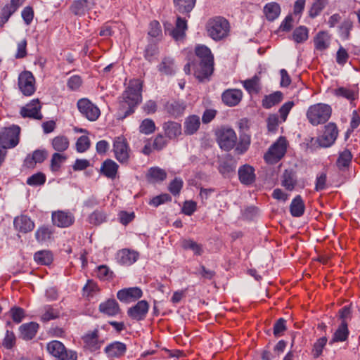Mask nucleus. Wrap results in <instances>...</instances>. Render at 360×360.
I'll use <instances>...</instances> for the list:
<instances>
[{
    "mask_svg": "<svg viewBox=\"0 0 360 360\" xmlns=\"http://www.w3.org/2000/svg\"><path fill=\"white\" fill-rule=\"evenodd\" d=\"M191 71L199 82L202 81V45H197L194 51L188 53V63L184 66V72L189 75Z\"/></svg>",
    "mask_w": 360,
    "mask_h": 360,
    "instance_id": "3",
    "label": "nucleus"
},
{
    "mask_svg": "<svg viewBox=\"0 0 360 360\" xmlns=\"http://www.w3.org/2000/svg\"><path fill=\"white\" fill-rule=\"evenodd\" d=\"M184 181L182 179L179 177H176L174 179L171 181L169 185L168 189L169 192L174 196L178 195L183 188Z\"/></svg>",
    "mask_w": 360,
    "mask_h": 360,
    "instance_id": "59",
    "label": "nucleus"
},
{
    "mask_svg": "<svg viewBox=\"0 0 360 360\" xmlns=\"http://www.w3.org/2000/svg\"><path fill=\"white\" fill-rule=\"evenodd\" d=\"M305 210L304 203L300 195H297L292 201L290 206L291 214L295 217L303 215Z\"/></svg>",
    "mask_w": 360,
    "mask_h": 360,
    "instance_id": "35",
    "label": "nucleus"
},
{
    "mask_svg": "<svg viewBox=\"0 0 360 360\" xmlns=\"http://www.w3.org/2000/svg\"><path fill=\"white\" fill-rule=\"evenodd\" d=\"M327 343V338L322 337L319 338L314 345L312 354L314 358H318L322 354V350Z\"/></svg>",
    "mask_w": 360,
    "mask_h": 360,
    "instance_id": "63",
    "label": "nucleus"
},
{
    "mask_svg": "<svg viewBox=\"0 0 360 360\" xmlns=\"http://www.w3.org/2000/svg\"><path fill=\"white\" fill-rule=\"evenodd\" d=\"M20 127L15 124L2 128L0 130V146L6 151L17 146L20 142Z\"/></svg>",
    "mask_w": 360,
    "mask_h": 360,
    "instance_id": "6",
    "label": "nucleus"
},
{
    "mask_svg": "<svg viewBox=\"0 0 360 360\" xmlns=\"http://www.w3.org/2000/svg\"><path fill=\"white\" fill-rule=\"evenodd\" d=\"M52 231L49 227L41 226L39 228L35 233V238L37 241L45 242L51 238Z\"/></svg>",
    "mask_w": 360,
    "mask_h": 360,
    "instance_id": "51",
    "label": "nucleus"
},
{
    "mask_svg": "<svg viewBox=\"0 0 360 360\" xmlns=\"http://www.w3.org/2000/svg\"><path fill=\"white\" fill-rule=\"evenodd\" d=\"M90 147V140L86 136H81L76 142V150L78 153H84Z\"/></svg>",
    "mask_w": 360,
    "mask_h": 360,
    "instance_id": "61",
    "label": "nucleus"
},
{
    "mask_svg": "<svg viewBox=\"0 0 360 360\" xmlns=\"http://www.w3.org/2000/svg\"><path fill=\"white\" fill-rule=\"evenodd\" d=\"M119 165L111 159L103 162L100 168V174L108 179H115L117 177Z\"/></svg>",
    "mask_w": 360,
    "mask_h": 360,
    "instance_id": "18",
    "label": "nucleus"
},
{
    "mask_svg": "<svg viewBox=\"0 0 360 360\" xmlns=\"http://www.w3.org/2000/svg\"><path fill=\"white\" fill-rule=\"evenodd\" d=\"M138 257L139 254L136 252L128 249H122L117 254L118 262L127 266L134 264Z\"/></svg>",
    "mask_w": 360,
    "mask_h": 360,
    "instance_id": "24",
    "label": "nucleus"
},
{
    "mask_svg": "<svg viewBox=\"0 0 360 360\" xmlns=\"http://www.w3.org/2000/svg\"><path fill=\"white\" fill-rule=\"evenodd\" d=\"M203 57H204V81L205 79H210V77L213 74L214 70V56L211 52V50L206 46L204 45L203 49Z\"/></svg>",
    "mask_w": 360,
    "mask_h": 360,
    "instance_id": "19",
    "label": "nucleus"
},
{
    "mask_svg": "<svg viewBox=\"0 0 360 360\" xmlns=\"http://www.w3.org/2000/svg\"><path fill=\"white\" fill-rule=\"evenodd\" d=\"M259 81V77L255 75L252 78L243 82V87L250 94H258L260 91Z\"/></svg>",
    "mask_w": 360,
    "mask_h": 360,
    "instance_id": "39",
    "label": "nucleus"
},
{
    "mask_svg": "<svg viewBox=\"0 0 360 360\" xmlns=\"http://www.w3.org/2000/svg\"><path fill=\"white\" fill-rule=\"evenodd\" d=\"M215 272L214 271H207L204 268V284L207 283L209 286L208 291L214 290L217 288L214 281Z\"/></svg>",
    "mask_w": 360,
    "mask_h": 360,
    "instance_id": "60",
    "label": "nucleus"
},
{
    "mask_svg": "<svg viewBox=\"0 0 360 360\" xmlns=\"http://www.w3.org/2000/svg\"><path fill=\"white\" fill-rule=\"evenodd\" d=\"M66 347L60 341L52 340L49 342L46 345V349L48 352L55 359H58V356L65 350Z\"/></svg>",
    "mask_w": 360,
    "mask_h": 360,
    "instance_id": "40",
    "label": "nucleus"
},
{
    "mask_svg": "<svg viewBox=\"0 0 360 360\" xmlns=\"http://www.w3.org/2000/svg\"><path fill=\"white\" fill-rule=\"evenodd\" d=\"M243 97V92L239 89H227L221 95L223 102L229 106L238 105Z\"/></svg>",
    "mask_w": 360,
    "mask_h": 360,
    "instance_id": "21",
    "label": "nucleus"
},
{
    "mask_svg": "<svg viewBox=\"0 0 360 360\" xmlns=\"http://www.w3.org/2000/svg\"><path fill=\"white\" fill-rule=\"evenodd\" d=\"M52 221L58 227L66 228L74 223L75 217L70 211L58 210L52 213Z\"/></svg>",
    "mask_w": 360,
    "mask_h": 360,
    "instance_id": "13",
    "label": "nucleus"
},
{
    "mask_svg": "<svg viewBox=\"0 0 360 360\" xmlns=\"http://www.w3.org/2000/svg\"><path fill=\"white\" fill-rule=\"evenodd\" d=\"M250 144V136L247 135L240 136V141L235 148V151L237 154H243L248 150Z\"/></svg>",
    "mask_w": 360,
    "mask_h": 360,
    "instance_id": "54",
    "label": "nucleus"
},
{
    "mask_svg": "<svg viewBox=\"0 0 360 360\" xmlns=\"http://www.w3.org/2000/svg\"><path fill=\"white\" fill-rule=\"evenodd\" d=\"M106 220V215L104 212L96 210L89 217V222L94 225H99Z\"/></svg>",
    "mask_w": 360,
    "mask_h": 360,
    "instance_id": "57",
    "label": "nucleus"
},
{
    "mask_svg": "<svg viewBox=\"0 0 360 360\" xmlns=\"http://www.w3.org/2000/svg\"><path fill=\"white\" fill-rule=\"evenodd\" d=\"M149 310V304L146 300L139 301L135 305L127 309L128 316L136 321H143L146 319Z\"/></svg>",
    "mask_w": 360,
    "mask_h": 360,
    "instance_id": "12",
    "label": "nucleus"
},
{
    "mask_svg": "<svg viewBox=\"0 0 360 360\" xmlns=\"http://www.w3.org/2000/svg\"><path fill=\"white\" fill-rule=\"evenodd\" d=\"M347 326V322H341L340 325L335 330L330 343L332 344L333 342L345 341L349 335V330Z\"/></svg>",
    "mask_w": 360,
    "mask_h": 360,
    "instance_id": "37",
    "label": "nucleus"
},
{
    "mask_svg": "<svg viewBox=\"0 0 360 360\" xmlns=\"http://www.w3.org/2000/svg\"><path fill=\"white\" fill-rule=\"evenodd\" d=\"M158 70L161 75H172L175 73V65L174 60L169 57H165L158 65Z\"/></svg>",
    "mask_w": 360,
    "mask_h": 360,
    "instance_id": "33",
    "label": "nucleus"
},
{
    "mask_svg": "<svg viewBox=\"0 0 360 360\" xmlns=\"http://www.w3.org/2000/svg\"><path fill=\"white\" fill-rule=\"evenodd\" d=\"M66 160L67 156L65 155L60 153H54L51 160V170L53 172H58Z\"/></svg>",
    "mask_w": 360,
    "mask_h": 360,
    "instance_id": "45",
    "label": "nucleus"
},
{
    "mask_svg": "<svg viewBox=\"0 0 360 360\" xmlns=\"http://www.w3.org/2000/svg\"><path fill=\"white\" fill-rule=\"evenodd\" d=\"M87 0H77L73 2L71 6L72 12L77 15H83L88 11Z\"/></svg>",
    "mask_w": 360,
    "mask_h": 360,
    "instance_id": "49",
    "label": "nucleus"
},
{
    "mask_svg": "<svg viewBox=\"0 0 360 360\" xmlns=\"http://www.w3.org/2000/svg\"><path fill=\"white\" fill-rule=\"evenodd\" d=\"M328 4V0H314L309 11V17L314 18L319 15Z\"/></svg>",
    "mask_w": 360,
    "mask_h": 360,
    "instance_id": "48",
    "label": "nucleus"
},
{
    "mask_svg": "<svg viewBox=\"0 0 360 360\" xmlns=\"http://www.w3.org/2000/svg\"><path fill=\"white\" fill-rule=\"evenodd\" d=\"M60 312L58 309L54 308L51 305H45L42 309L41 316V321L43 322H48L51 320L57 319L59 316Z\"/></svg>",
    "mask_w": 360,
    "mask_h": 360,
    "instance_id": "42",
    "label": "nucleus"
},
{
    "mask_svg": "<svg viewBox=\"0 0 360 360\" xmlns=\"http://www.w3.org/2000/svg\"><path fill=\"white\" fill-rule=\"evenodd\" d=\"M142 84L139 79L130 80L120 100L119 117L124 119L134 112L135 108L141 102Z\"/></svg>",
    "mask_w": 360,
    "mask_h": 360,
    "instance_id": "1",
    "label": "nucleus"
},
{
    "mask_svg": "<svg viewBox=\"0 0 360 360\" xmlns=\"http://www.w3.org/2000/svg\"><path fill=\"white\" fill-rule=\"evenodd\" d=\"M331 107L324 103H317L311 105L307 112L309 122L314 126L326 122L330 117Z\"/></svg>",
    "mask_w": 360,
    "mask_h": 360,
    "instance_id": "5",
    "label": "nucleus"
},
{
    "mask_svg": "<svg viewBox=\"0 0 360 360\" xmlns=\"http://www.w3.org/2000/svg\"><path fill=\"white\" fill-rule=\"evenodd\" d=\"M41 105L38 100H32L30 103L22 107L20 110V115L23 117H30L36 120H41L42 115L40 112Z\"/></svg>",
    "mask_w": 360,
    "mask_h": 360,
    "instance_id": "17",
    "label": "nucleus"
},
{
    "mask_svg": "<svg viewBox=\"0 0 360 360\" xmlns=\"http://www.w3.org/2000/svg\"><path fill=\"white\" fill-rule=\"evenodd\" d=\"M39 329V324L36 322H30L21 325L19 330L23 340H32L36 335Z\"/></svg>",
    "mask_w": 360,
    "mask_h": 360,
    "instance_id": "27",
    "label": "nucleus"
},
{
    "mask_svg": "<svg viewBox=\"0 0 360 360\" xmlns=\"http://www.w3.org/2000/svg\"><path fill=\"white\" fill-rule=\"evenodd\" d=\"M283 98V94L281 91H276L269 95H266L262 99V105L266 109H269L278 104Z\"/></svg>",
    "mask_w": 360,
    "mask_h": 360,
    "instance_id": "32",
    "label": "nucleus"
},
{
    "mask_svg": "<svg viewBox=\"0 0 360 360\" xmlns=\"http://www.w3.org/2000/svg\"><path fill=\"white\" fill-rule=\"evenodd\" d=\"M143 295V292L138 287H131L120 290L117 293V299L124 303L134 302Z\"/></svg>",
    "mask_w": 360,
    "mask_h": 360,
    "instance_id": "14",
    "label": "nucleus"
},
{
    "mask_svg": "<svg viewBox=\"0 0 360 360\" xmlns=\"http://www.w3.org/2000/svg\"><path fill=\"white\" fill-rule=\"evenodd\" d=\"M46 151L45 150H36L33 152L31 157H27L25 162L29 166H33V164L42 162L46 157Z\"/></svg>",
    "mask_w": 360,
    "mask_h": 360,
    "instance_id": "47",
    "label": "nucleus"
},
{
    "mask_svg": "<svg viewBox=\"0 0 360 360\" xmlns=\"http://www.w3.org/2000/svg\"><path fill=\"white\" fill-rule=\"evenodd\" d=\"M16 11L15 8H13L9 4L5 5L1 11L0 13V26L2 27L4 25L6 22H8L10 17Z\"/></svg>",
    "mask_w": 360,
    "mask_h": 360,
    "instance_id": "52",
    "label": "nucleus"
},
{
    "mask_svg": "<svg viewBox=\"0 0 360 360\" xmlns=\"http://www.w3.org/2000/svg\"><path fill=\"white\" fill-rule=\"evenodd\" d=\"M175 11L183 15H188L195 4V0H174Z\"/></svg>",
    "mask_w": 360,
    "mask_h": 360,
    "instance_id": "31",
    "label": "nucleus"
},
{
    "mask_svg": "<svg viewBox=\"0 0 360 360\" xmlns=\"http://www.w3.org/2000/svg\"><path fill=\"white\" fill-rule=\"evenodd\" d=\"M282 121L279 120L278 116L276 114H271L269 115L266 122L267 128L269 132H276L277 127L280 122Z\"/></svg>",
    "mask_w": 360,
    "mask_h": 360,
    "instance_id": "64",
    "label": "nucleus"
},
{
    "mask_svg": "<svg viewBox=\"0 0 360 360\" xmlns=\"http://www.w3.org/2000/svg\"><path fill=\"white\" fill-rule=\"evenodd\" d=\"M127 351V346L124 343L115 341L107 345L104 349L108 357L119 358L122 356Z\"/></svg>",
    "mask_w": 360,
    "mask_h": 360,
    "instance_id": "20",
    "label": "nucleus"
},
{
    "mask_svg": "<svg viewBox=\"0 0 360 360\" xmlns=\"http://www.w3.org/2000/svg\"><path fill=\"white\" fill-rule=\"evenodd\" d=\"M338 130L335 123H329L325 126L323 134L317 139L311 138L307 143V148L315 150L317 148H327L333 145L336 140Z\"/></svg>",
    "mask_w": 360,
    "mask_h": 360,
    "instance_id": "4",
    "label": "nucleus"
},
{
    "mask_svg": "<svg viewBox=\"0 0 360 360\" xmlns=\"http://www.w3.org/2000/svg\"><path fill=\"white\" fill-rule=\"evenodd\" d=\"M14 227L16 230L22 233H27L33 230L34 227V222L26 215L17 217L13 221Z\"/></svg>",
    "mask_w": 360,
    "mask_h": 360,
    "instance_id": "23",
    "label": "nucleus"
},
{
    "mask_svg": "<svg viewBox=\"0 0 360 360\" xmlns=\"http://www.w3.org/2000/svg\"><path fill=\"white\" fill-rule=\"evenodd\" d=\"M166 172L158 167H151L147 174L148 179L152 182L162 181L166 179Z\"/></svg>",
    "mask_w": 360,
    "mask_h": 360,
    "instance_id": "41",
    "label": "nucleus"
},
{
    "mask_svg": "<svg viewBox=\"0 0 360 360\" xmlns=\"http://www.w3.org/2000/svg\"><path fill=\"white\" fill-rule=\"evenodd\" d=\"M51 146L53 148L57 151L56 153H61L68 150L70 146V141L67 136L59 135L51 140Z\"/></svg>",
    "mask_w": 360,
    "mask_h": 360,
    "instance_id": "34",
    "label": "nucleus"
},
{
    "mask_svg": "<svg viewBox=\"0 0 360 360\" xmlns=\"http://www.w3.org/2000/svg\"><path fill=\"white\" fill-rule=\"evenodd\" d=\"M112 152L115 158L123 165H127L131 160L132 151L123 136H117L112 143Z\"/></svg>",
    "mask_w": 360,
    "mask_h": 360,
    "instance_id": "7",
    "label": "nucleus"
},
{
    "mask_svg": "<svg viewBox=\"0 0 360 360\" xmlns=\"http://www.w3.org/2000/svg\"><path fill=\"white\" fill-rule=\"evenodd\" d=\"M18 85L20 92L26 96H30L36 91L35 79L30 71L25 70L19 74Z\"/></svg>",
    "mask_w": 360,
    "mask_h": 360,
    "instance_id": "10",
    "label": "nucleus"
},
{
    "mask_svg": "<svg viewBox=\"0 0 360 360\" xmlns=\"http://www.w3.org/2000/svg\"><path fill=\"white\" fill-rule=\"evenodd\" d=\"M99 310L108 316H114L119 313L120 307L115 300L110 299L99 304Z\"/></svg>",
    "mask_w": 360,
    "mask_h": 360,
    "instance_id": "28",
    "label": "nucleus"
},
{
    "mask_svg": "<svg viewBox=\"0 0 360 360\" xmlns=\"http://www.w3.org/2000/svg\"><path fill=\"white\" fill-rule=\"evenodd\" d=\"M34 261L40 265H49L53 261V255L50 251L41 250L34 255Z\"/></svg>",
    "mask_w": 360,
    "mask_h": 360,
    "instance_id": "44",
    "label": "nucleus"
},
{
    "mask_svg": "<svg viewBox=\"0 0 360 360\" xmlns=\"http://www.w3.org/2000/svg\"><path fill=\"white\" fill-rule=\"evenodd\" d=\"M205 28L207 35L215 41L224 40L230 35V22L222 16L210 18L207 21Z\"/></svg>",
    "mask_w": 360,
    "mask_h": 360,
    "instance_id": "2",
    "label": "nucleus"
},
{
    "mask_svg": "<svg viewBox=\"0 0 360 360\" xmlns=\"http://www.w3.org/2000/svg\"><path fill=\"white\" fill-rule=\"evenodd\" d=\"M264 13L269 21H274L281 13V7L278 3L271 2L264 7Z\"/></svg>",
    "mask_w": 360,
    "mask_h": 360,
    "instance_id": "36",
    "label": "nucleus"
},
{
    "mask_svg": "<svg viewBox=\"0 0 360 360\" xmlns=\"http://www.w3.org/2000/svg\"><path fill=\"white\" fill-rule=\"evenodd\" d=\"M236 165L232 158L228 157L222 160L219 165V172L224 176H229L236 169Z\"/></svg>",
    "mask_w": 360,
    "mask_h": 360,
    "instance_id": "38",
    "label": "nucleus"
},
{
    "mask_svg": "<svg viewBox=\"0 0 360 360\" xmlns=\"http://www.w3.org/2000/svg\"><path fill=\"white\" fill-rule=\"evenodd\" d=\"M240 181L245 185H250L255 181V169L249 165H244L238 169Z\"/></svg>",
    "mask_w": 360,
    "mask_h": 360,
    "instance_id": "22",
    "label": "nucleus"
},
{
    "mask_svg": "<svg viewBox=\"0 0 360 360\" xmlns=\"http://www.w3.org/2000/svg\"><path fill=\"white\" fill-rule=\"evenodd\" d=\"M163 129L165 131V135L169 139H174L180 136L182 133L181 124L173 121L165 122L163 124Z\"/></svg>",
    "mask_w": 360,
    "mask_h": 360,
    "instance_id": "29",
    "label": "nucleus"
},
{
    "mask_svg": "<svg viewBox=\"0 0 360 360\" xmlns=\"http://www.w3.org/2000/svg\"><path fill=\"white\" fill-rule=\"evenodd\" d=\"M9 314L13 321L16 323L22 322L25 316V310L19 307H13L11 308Z\"/></svg>",
    "mask_w": 360,
    "mask_h": 360,
    "instance_id": "56",
    "label": "nucleus"
},
{
    "mask_svg": "<svg viewBox=\"0 0 360 360\" xmlns=\"http://www.w3.org/2000/svg\"><path fill=\"white\" fill-rule=\"evenodd\" d=\"M200 126V117L198 115H190L184 122V133L186 135L195 134Z\"/></svg>",
    "mask_w": 360,
    "mask_h": 360,
    "instance_id": "30",
    "label": "nucleus"
},
{
    "mask_svg": "<svg viewBox=\"0 0 360 360\" xmlns=\"http://www.w3.org/2000/svg\"><path fill=\"white\" fill-rule=\"evenodd\" d=\"M97 276L102 281H110L114 277V273L105 265L97 268Z\"/></svg>",
    "mask_w": 360,
    "mask_h": 360,
    "instance_id": "53",
    "label": "nucleus"
},
{
    "mask_svg": "<svg viewBox=\"0 0 360 360\" xmlns=\"http://www.w3.org/2000/svg\"><path fill=\"white\" fill-rule=\"evenodd\" d=\"M330 35L328 32H319L314 38L315 49L319 51L327 49L330 45Z\"/></svg>",
    "mask_w": 360,
    "mask_h": 360,
    "instance_id": "25",
    "label": "nucleus"
},
{
    "mask_svg": "<svg viewBox=\"0 0 360 360\" xmlns=\"http://www.w3.org/2000/svg\"><path fill=\"white\" fill-rule=\"evenodd\" d=\"M46 181V176L41 173H37L27 179V184L30 186H37L44 184Z\"/></svg>",
    "mask_w": 360,
    "mask_h": 360,
    "instance_id": "62",
    "label": "nucleus"
},
{
    "mask_svg": "<svg viewBox=\"0 0 360 360\" xmlns=\"http://www.w3.org/2000/svg\"><path fill=\"white\" fill-rule=\"evenodd\" d=\"M155 130V124L151 119H144L139 126L140 132L144 134H150L154 132Z\"/></svg>",
    "mask_w": 360,
    "mask_h": 360,
    "instance_id": "55",
    "label": "nucleus"
},
{
    "mask_svg": "<svg viewBox=\"0 0 360 360\" xmlns=\"http://www.w3.org/2000/svg\"><path fill=\"white\" fill-rule=\"evenodd\" d=\"M292 37L297 43H302L308 39L309 30L305 26H300L294 30Z\"/></svg>",
    "mask_w": 360,
    "mask_h": 360,
    "instance_id": "50",
    "label": "nucleus"
},
{
    "mask_svg": "<svg viewBox=\"0 0 360 360\" xmlns=\"http://www.w3.org/2000/svg\"><path fill=\"white\" fill-rule=\"evenodd\" d=\"M167 110L169 115L177 117L184 113L185 105L183 102L175 101L167 105Z\"/></svg>",
    "mask_w": 360,
    "mask_h": 360,
    "instance_id": "46",
    "label": "nucleus"
},
{
    "mask_svg": "<svg viewBox=\"0 0 360 360\" xmlns=\"http://www.w3.org/2000/svg\"><path fill=\"white\" fill-rule=\"evenodd\" d=\"M84 347L91 352H96L101 347L103 340H100L98 330L94 329L86 333L82 338Z\"/></svg>",
    "mask_w": 360,
    "mask_h": 360,
    "instance_id": "16",
    "label": "nucleus"
},
{
    "mask_svg": "<svg viewBox=\"0 0 360 360\" xmlns=\"http://www.w3.org/2000/svg\"><path fill=\"white\" fill-rule=\"evenodd\" d=\"M287 149V141L285 137H280L264 155L266 162L274 164L278 162L285 154Z\"/></svg>",
    "mask_w": 360,
    "mask_h": 360,
    "instance_id": "9",
    "label": "nucleus"
},
{
    "mask_svg": "<svg viewBox=\"0 0 360 360\" xmlns=\"http://www.w3.org/2000/svg\"><path fill=\"white\" fill-rule=\"evenodd\" d=\"M217 140L221 149L229 151L234 148L237 142V136L233 129L221 127L216 131Z\"/></svg>",
    "mask_w": 360,
    "mask_h": 360,
    "instance_id": "8",
    "label": "nucleus"
},
{
    "mask_svg": "<svg viewBox=\"0 0 360 360\" xmlns=\"http://www.w3.org/2000/svg\"><path fill=\"white\" fill-rule=\"evenodd\" d=\"M187 30V21L180 16H177L175 27L173 29H165V33H168L177 42L184 40Z\"/></svg>",
    "mask_w": 360,
    "mask_h": 360,
    "instance_id": "15",
    "label": "nucleus"
},
{
    "mask_svg": "<svg viewBox=\"0 0 360 360\" xmlns=\"http://www.w3.org/2000/svg\"><path fill=\"white\" fill-rule=\"evenodd\" d=\"M352 159V155L351 152L347 149H345L340 153L336 161V165L340 169H345L349 166Z\"/></svg>",
    "mask_w": 360,
    "mask_h": 360,
    "instance_id": "43",
    "label": "nucleus"
},
{
    "mask_svg": "<svg viewBox=\"0 0 360 360\" xmlns=\"http://www.w3.org/2000/svg\"><path fill=\"white\" fill-rule=\"evenodd\" d=\"M335 95L345 98L352 103L359 96V89L357 86L349 87H338L335 89Z\"/></svg>",
    "mask_w": 360,
    "mask_h": 360,
    "instance_id": "26",
    "label": "nucleus"
},
{
    "mask_svg": "<svg viewBox=\"0 0 360 360\" xmlns=\"http://www.w3.org/2000/svg\"><path fill=\"white\" fill-rule=\"evenodd\" d=\"M282 185L289 191H292L294 188L295 181L292 172L285 171L283 175Z\"/></svg>",
    "mask_w": 360,
    "mask_h": 360,
    "instance_id": "58",
    "label": "nucleus"
},
{
    "mask_svg": "<svg viewBox=\"0 0 360 360\" xmlns=\"http://www.w3.org/2000/svg\"><path fill=\"white\" fill-rule=\"evenodd\" d=\"M77 106L79 112L89 121H96L101 115L99 108L88 98L79 99Z\"/></svg>",
    "mask_w": 360,
    "mask_h": 360,
    "instance_id": "11",
    "label": "nucleus"
}]
</instances>
